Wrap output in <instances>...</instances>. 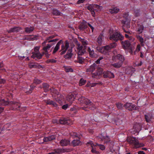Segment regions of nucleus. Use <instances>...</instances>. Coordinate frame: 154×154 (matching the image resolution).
<instances>
[{
  "instance_id": "31",
  "label": "nucleus",
  "mask_w": 154,
  "mask_h": 154,
  "mask_svg": "<svg viewBox=\"0 0 154 154\" xmlns=\"http://www.w3.org/2000/svg\"><path fill=\"white\" fill-rule=\"evenodd\" d=\"M93 5V8H94V12L95 11H99L101 10L102 8V7L100 6L99 5Z\"/></svg>"
},
{
  "instance_id": "42",
  "label": "nucleus",
  "mask_w": 154,
  "mask_h": 154,
  "mask_svg": "<svg viewBox=\"0 0 154 154\" xmlns=\"http://www.w3.org/2000/svg\"><path fill=\"white\" fill-rule=\"evenodd\" d=\"M119 9L117 8H113V9H111L109 10V12L112 14L113 13H116L119 11Z\"/></svg>"
},
{
  "instance_id": "43",
  "label": "nucleus",
  "mask_w": 154,
  "mask_h": 154,
  "mask_svg": "<svg viewBox=\"0 0 154 154\" xmlns=\"http://www.w3.org/2000/svg\"><path fill=\"white\" fill-rule=\"evenodd\" d=\"M109 45L111 49L116 48L117 46V44L116 42H113L110 44Z\"/></svg>"
},
{
  "instance_id": "55",
  "label": "nucleus",
  "mask_w": 154,
  "mask_h": 154,
  "mask_svg": "<svg viewBox=\"0 0 154 154\" xmlns=\"http://www.w3.org/2000/svg\"><path fill=\"white\" fill-rule=\"evenodd\" d=\"M54 152H56V154H59L62 152V150L60 149H57L55 150Z\"/></svg>"
},
{
  "instance_id": "44",
  "label": "nucleus",
  "mask_w": 154,
  "mask_h": 154,
  "mask_svg": "<svg viewBox=\"0 0 154 154\" xmlns=\"http://www.w3.org/2000/svg\"><path fill=\"white\" fill-rule=\"evenodd\" d=\"M90 145H91L92 148H94V146H95V144H94L92 141H90L86 143V145L87 146H88Z\"/></svg>"
},
{
  "instance_id": "57",
  "label": "nucleus",
  "mask_w": 154,
  "mask_h": 154,
  "mask_svg": "<svg viewBox=\"0 0 154 154\" xmlns=\"http://www.w3.org/2000/svg\"><path fill=\"white\" fill-rule=\"evenodd\" d=\"M39 48L38 47H36L35 48L34 51H35L34 52H33L32 53H36V52H39Z\"/></svg>"
},
{
  "instance_id": "14",
  "label": "nucleus",
  "mask_w": 154,
  "mask_h": 154,
  "mask_svg": "<svg viewBox=\"0 0 154 154\" xmlns=\"http://www.w3.org/2000/svg\"><path fill=\"white\" fill-rule=\"evenodd\" d=\"M103 77L104 78H113L114 77V75L113 73L111 72L110 71H106L103 72Z\"/></svg>"
},
{
  "instance_id": "34",
  "label": "nucleus",
  "mask_w": 154,
  "mask_h": 154,
  "mask_svg": "<svg viewBox=\"0 0 154 154\" xmlns=\"http://www.w3.org/2000/svg\"><path fill=\"white\" fill-rule=\"evenodd\" d=\"M103 54H105L111 49L109 45L103 46Z\"/></svg>"
},
{
  "instance_id": "32",
  "label": "nucleus",
  "mask_w": 154,
  "mask_h": 154,
  "mask_svg": "<svg viewBox=\"0 0 154 154\" xmlns=\"http://www.w3.org/2000/svg\"><path fill=\"white\" fill-rule=\"evenodd\" d=\"M42 88L45 92H48L49 90V85L48 84L44 83L42 84Z\"/></svg>"
},
{
  "instance_id": "19",
  "label": "nucleus",
  "mask_w": 154,
  "mask_h": 154,
  "mask_svg": "<svg viewBox=\"0 0 154 154\" xmlns=\"http://www.w3.org/2000/svg\"><path fill=\"white\" fill-rule=\"evenodd\" d=\"M32 55L31 56V57L35 59L36 58L38 59H40L42 58L43 56L39 52L32 53Z\"/></svg>"
},
{
  "instance_id": "47",
  "label": "nucleus",
  "mask_w": 154,
  "mask_h": 154,
  "mask_svg": "<svg viewBox=\"0 0 154 154\" xmlns=\"http://www.w3.org/2000/svg\"><path fill=\"white\" fill-rule=\"evenodd\" d=\"M70 135L71 136L73 137V138L79 137V135L75 132H72L70 133Z\"/></svg>"
},
{
  "instance_id": "5",
  "label": "nucleus",
  "mask_w": 154,
  "mask_h": 154,
  "mask_svg": "<svg viewBox=\"0 0 154 154\" xmlns=\"http://www.w3.org/2000/svg\"><path fill=\"white\" fill-rule=\"evenodd\" d=\"M124 38V37L120 33L117 32H114L112 34H110L109 36V39L116 42L118 40H122Z\"/></svg>"
},
{
  "instance_id": "23",
  "label": "nucleus",
  "mask_w": 154,
  "mask_h": 154,
  "mask_svg": "<svg viewBox=\"0 0 154 154\" xmlns=\"http://www.w3.org/2000/svg\"><path fill=\"white\" fill-rule=\"evenodd\" d=\"M86 22L85 21L81 23L79 26V29L81 30H84L86 29L88 26L86 24Z\"/></svg>"
},
{
  "instance_id": "62",
  "label": "nucleus",
  "mask_w": 154,
  "mask_h": 154,
  "mask_svg": "<svg viewBox=\"0 0 154 154\" xmlns=\"http://www.w3.org/2000/svg\"><path fill=\"white\" fill-rule=\"evenodd\" d=\"M88 25L90 27L92 30V32H93L94 29V28L90 23H88Z\"/></svg>"
},
{
  "instance_id": "11",
  "label": "nucleus",
  "mask_w": 154,
  "mask_h": 154,
  "mask_svg": "<svg viewBox=\"0 0 154 154\" xmlns=\"http://www.w3.org/2000/svg\"><path fill=\"white\" fill-rule=\"evenodd\" d=\"M76 94H75L72 93L69 94L66 97V100L70 103H72L76 98Z\"/></svg>"
},
{
  "instance_id": "18",
  "label": "nucleus",
  "mask_w": 154,
  "mask_h": 154,
  "mask_svg": "<svg viewBox=\"0 0 154 154\" xmlns=\"http://www.w3.org/2000/svg\"><path fill=\"white\" fill-rule=\"evenodd\" d=\"M144 29V27L142 24L137 25V32L138 34H140L143 32Z\"/></svg>"
},
{
  "instance_id": "51",
  "label": "nucleus",
  "mask_w": 154,
  "mask_h": 154,
  "mask_svg": "<svg viewBox=\"0 0 154 154\" xmlns=\"http://www.w3.org/2000/svg\"><path fill=\"white\" fill-rule=\"evenodd\" d=\"M103 47H97V50L101 53L103 54Z\"/></svg>"
},
{
  "instance_id": "64",
  "label": "nucleus",
  "mask_w": 154,
  "mask_h": 154,
  "mask_svg": "<svg viewBox=\"0 0 154 154\" xmlns=\"http://www.w3.org/2000/svg\"><path fill=\"white\" fill-rule=\"evenodd\" d=\"M138 153V154H144V152L143 151H139Z\"/></svg>"
},
{
  "instance_id": "7",
  "label": "nucleus",
  "mask_w": 154,
  "mask_h": 154,
  "mask_svg": "<svg viewBox=\"0 0 154 154\" xmlns=\"http://www.w3.org/2000/svg\"><path fill=\"white\" fill-rule=\"evenodd\" d=\"M112 60L116 62V60H119V62L123 64L125 60L124 57L122 55L120 54H118L116 56H113L112 58Z\"/></svg>"
},
{
  "instance_id": "41",
  "label": "nucleus",
  "mask_w": 154,
  "mask_h": 154,
  "mask_svg": "<svg viewBox=\"0 0 154 154\" xmlns=\"http://www.w3.org/2000/svg\"><path fill=\"white\" fill-rule=\"evenodd\" d=\"M78 38L80 41L82 42L83 45H86L88 44V42L84 38H81L80 37H78Z\"/></svg>"
},
{
  "instance_id": "38",
  "label": "nucleus",
  "mask_w": 154,
  "mask_h": 154,
  "mask_svg": "<svg viewBox=\"0 0 154 154\" xmlns=\"http://www.w3.org/2000/svg\"><path fill=\"white\" fill-rule=\"evenodd\" d=\"M80 141L79 140H74L72 141V144L74 146H78L80 143Z\"/></svg>"
},
{
  "instance_id": "1",
  "label": "nucleus",
  "mask_w": 154,
  "mask_h": 154,
  "mask_svg": "<svg viewBox=\"0 0 154 154\" xmlns=\"http://www.w3.org/2000/svg\"><path fill=\"white\" fill-rule=\"evenodd\" d=\"M62 44L61 46V52L60 53L61 55L64 54L69 46V43L67 41H66L64 42V44H63V42L62 40L60 41L57 44L55 48H54L53 53V54L55 53L58 50L60 46V44Z\"/></svg>"
},
{
  "instance_id": "60",
  "label": "nucleus",
  "mask_w": 154,
  "mask_h": 154,
  "mask_svg": "<svg viewBox=\"0 0 154 154\" xmlns=\"http://www.w3.org/2000/svg\"><path fill=\"white\" fill-rule=\"evenodd\" d=\"M5 82V80L4 79H0V84H4Z\"/></svg>"
},
{
  "instance_id": "30",
  "label": "nucleus",
  "mask_w": 154,
  "mask_h": 154,
  "mask_svg": "<svg viewBox=\"0 0 154 154\" xmlns=\"http://www.w3.org/2000/svg\"><path fill=\"white\" fill-rule=\"evenodd\" d=\"M103 34L101 33L97 38V42L100 45L102 44L103 42Z\"/></svg>"
},
{
  "instance_id": "37",
  "label": "nucleus",
  "mask_w": 154,
  "mask_h": 154,
  "mask_svg": "<svg viewBox=\"0 0 154 154\" xmlns=\"http://www.w3.org/2000/svg\"><path fill=\"white\" fill-rule=\"evenodd\" d=\"M52 14L54 15L60 16L61 14V12L57 9H53V10Z\"/></svg>"
},
{
  "instance_id": "8",
  "label": "nucleus",
  "mask_w": 154,
  "mask_h": 154,
  "mask_svg": "<svg viewBox=\"0 0 154 154\" xmlns=\"http://www.w3.org/2000/svg\"><path fill=\"white\" fill-rule=\"evenodd\" d=\"M59 123L61 124L69 125L72 124V121L68 118H61L59 120Z\"/></svg>"
},
{
  "instance_id": "50",
  "label": "nucleus",
  "mask_w": 154,
  "mask_h": 154,
  "mask_svg": "<svg viewBox=\"0 0 154 154\" xmlns=\"http://www.w3.org/2000/svg\"><path fill=\"white\" fill-rule=\"evenodd\" d=\"M30 88H29V90H26V93H28L30 94L32 92V91L33 90L34 87H33V86L31 87V86H30Z\"/></svg>"
},
{
  "instance_id": "12",
  "label": "nucleus",
  "mask_w": 154,
  "mask_h": 154,
  "mask_svg": "<svg viewBox=\"0 0 154 154\" xmlns=\"http://www.w3.org/2000/svg\"><path fill=\"white\" fill-rule=\"evenodd\" d=\"M54 37V36L53 35L52 36H49L47 37L45 40L42 43V45H44V44L46 43H51L52 42H56L58 40V39H55L53 40H51V39H52Z\"/></svg>"
},
{
  "instance_id": "63",
  "label": "nucleus",
  "mask_w": 154,
  "mask_h": 154,
  "mask_svg": "<svg viewBox=\"0 0 154 154\" xmlns=\"http://www.w3.org/2000/svg\"><path fill=\"white\" fill-rule=\"evenodd\" d=\"M129 38L130 40H131L132 42L134 41V38L131 36H130Z\"/></svg>"
},
{
  "instance_id": "35",
  "label": "nucleus",
  "mask_w": 154,
  "mask_h": 154,
  "mask_svg": "<svg viewBox=\"0 0 154 154\" xmlns=\"http://www.w3.org/2000/svg\"><path fill=\"white\" fill-rule=\"evenodd\" d=\"M33 27H27L25 28V32L28 33H30L34 30Z\"/></svg>"
},
{
  "instance_id": "9",
  "label": "nucleus",
  "mask_w": 154,
  "mask_h": 154,
  "mask_svg": "<svg viewBox=\"0 0 154 154\" xmlns=\"http://www.w3.org/2000/svg\"><path fill=\"white\" fill-rule=\"evenodd\" d=\"M125 108L129 110H133L137 109V107L131 103H127L123 106Z\"/></svg>"
},
{
  "instance_id": "46",
  "label": "nucleus",
  "mask_w": 154,
  "mask_h": 154,
  "mask_svg": "<svg viewBox=\"0 0 154 154\" xmlns=\"http://www.w3.org/2000/svg\"><path fill=\"white\" fill-rule=\"evenodd\" d=\"M86 82V81L82 79H81L80 80L79 85L82 86L84 85Z\"/></svg>"
},
{
  "instance_id": "25",
  "label": "nucleus",
  "mask_w": 154,
  "mask_h": 154,
  "mask_svg": "<svg viewBox=\"0 0 154 154\" xmlns=\"http://www.w3.org/2000/svg\"><path fill=\"white\" fill-rule=\"evenodd\" d=\"M45 102L47 105H51L55 107H57V104L54 102L50 100H46L45 101Z\"/></svg>"
},
{
  "instance_id": "28",
  "label": "nucleus",
  "mask_w": 154,
  "mask_h": 154,
  "mask_svg": "<svg viewBox=\"0 0 154 154\" xmlns=\"http://www.w3.org/2000/svg\"><path fill=\"white\" fill-rule=\"evenodd\" d=\"M78 57L77 61L75 60V62L79 63H82L84 61L85 59L81 56L82 55H79L78 54Z\"/></svg>"
},
{
  "instance_id": "33",
  "label": "nucleus",
  "mask_w": 154,
  "mask_h": 154,
  "mask_svg": "<svg viewBox=\"0 0 154 154\" xmlns=\"http://www.w3.org/2000/svg\"><path fill=\"white\" fill-rule=\"evenodd\" d=\"M101 140L102 141H103L104 143H109L110 141L109 138L107 136L106 137H103L101 138Z\"/></svg>"
},
{
  "instance_id": "29",
  "label": "nucleus",
  "mask_w": 154,
  "mask_h": 154,
  "mask_svg": "<svg viewBox=\"0 0 154 154\" xmlns=\"http://www.w3.org/2000/svg\"><path fill=\"white\" fill-rule=\"evenodd\" d=\"M122 65L123 64L122 63L118 62L112 64L111 66L116 68H119L121 67Z\"/></svg>"
},
{
  "instance_id": "3",
  "label": "nucleus",
  "mask_w": 154,
  "mask_h": 154,
  "mask_svg": "<svg viewBox=\"0 0 154 154\" xmlns=\"http://www.w3.org/2000/svg\"><path fill=\"white\" fill-rule=\"evenodd\" d=\"M103 71L102 68H97L96 64L95 63L92 64L86 70L87 72H91L92 73V77L94 78H95L96 76L101 75Z\"/></svg>"
},
{
  "instance_id": "58",
  "label": "nucleus",
  "mask_w": 154,
  "mask_h": 154,
  "mask_svg": "<svg viewBox=\"0 0 154 154\" xmlns=\"http://www.w3.org/2000/svg\"><path fill=\"white\" fill-rule=\"evenodd\" d=\"M99 146H100V149L102 150H104L105 148V146L103 145L100 144Z\"/></svg>"
},
{
  "instance_id": "53",
  "label": "nucleus",
  "mask_w": 154,
  "mask_h": 154,
  "mask_svg": "<svg viewBox=\"0 0 154 154\" xmlns=\"http://www.w3.org/2000/svg\"><path fill=\"white\" fill-rule=\"evenodd\" d=\"M48 63H55L57 61L54 59H49L47 60Z\"/></svg>"
},
{
  "instance_id": "39",
  "label": "nucleus",
  "mask_w": 154,
  "mask_h": 154,
  "mask_svg": "<svg viewBox=\"0 0 154 154\" xmlns=\"http://www.w3.org/2000/svg\"><path fill=\"white\" fill-rule=\"evenodd\" d=\"M25 39L29 41H34L36 40V38L34 36L29 35L26 37Z\"/></svg>"
},
{
  "instance_id": "13",
  "label": "nucleus",
  "mask_w": 154,
  "mask_h": 154,
  "mask_svg": "<svg viewBox=\"0 0 154 154\" xmlns=\"http://www.w3.org/2000/svg\"><path fill=\"white\" fill-rule=\"evenodd\" d=\"M121 44L122 47L125 49L128 48L131 45V43L128 40L122 41L121 42Z\"/></svg>"
},
{
  "instance_id": "24",
  "label": "nucleus",
  "mask_w": 154,
  "mask_h": 154,
  "mask_svg": "<svg viewBox=\"0 0 154 154\" xmlns=\"http://www.w3.org/2000/svg\"><path fill=\"white\" fill-rule=\"evenodd\" d=\"M72 49H69L68 50L66 54L65 55L64 57L66 59H69L70 58L72 55Z\"/></svg>"
},
{
  "instance_id": "49",
  "label": "nucleus",
  "mask_w": 154,
  "mask_h": 154,
  "mask_svg": "<svg viewBox=\"0 0 154 154\" xmlns=\"http://www.w3.org/2000/svg\"><path fill=\"white\" fill-rule=\"evenodd\" d=\"M134 14L136 17H138L140 15V11L139 10H136L134 11Z\"/></svg>"
},
{
  "instance_id": "17",
  "label": "nucleus",
  "mask_w": 154,
  "mask_h": 154,
  "mask_svg": "<svg viewBox=\"0 0 154 154\" xmlns=\"http://www.w3.org/2000/svg\"><path fill=\"white\" fill-rule=\"evenodd\" d=\"M88 52L90 56L91 57H94L96 56V54L93 48H91L89 47L88 48Z\"/></svg>"
},
{
  "instance_id": "10",
  "label": "nucleus",
  "mask_w": 154,
  "mask_h": 154,
  "mask_svg": "<svg viewBox=\"0 0 154 154\" xmlns=\"http://www.w3.org/2000/svg\"><path fill=\"white\" fill-rule=\"evenodd\" d=\"M128 14L126 13L125 14L124 17L125 18L122 21V23L123 25V26H126L127 27H128V26L130 25V20L128 19Z\"/></svg>"
},
{
  "instance_id": "2",
  "label": "nucleus",
  "mask_w": 154,
  "mask_h": 154,
  "mask_svg": "<svg viewBox=\"0 0 154 154\" xmlns=\"http://www.w3.org/2000/svg\"><path fill=\"white\" fill-rule=\"evenodd\" d=\"M78 100L80 103H84L86 106L85 107H81V108L82 109L87 111L86 109V108H88L91 110H94L95 108L94 104L89 100L87 98H85L84 97L81 96L79 97Z\"/></svg>"
},
{
  "instance_id": "52",
  "label": "nucleus",
  "mask_w": 154,
  "mask_h": 154,
  "mask_svg": "<svg viewBox=\"0 0 154 154\" xmlns=\"http://www.w3.org/2000/svg\"><path fill=\"white\" fill-rule=\"evenodd\" d=\"M91 152L92 153H94L95 154H100L99 152L98 151H96V149L94 148H92Z\"/></svg>"
},
{
  "instance_id": "40",
  "label": "nucleus",
  "mask_w": 154,
  "mask_h": 154,
  "mask_svg": "<svg viewBox=\"0 0 154 154\" xmlns=\"http://www.w3.org/2000/svg\"><path fill=\"white\" fill-rule=\"evenodd\" d=\"M137 38L138 39L139 41L140 42V44L142 46H143L144 45V40L143 38L140 35H137Z\"/></svg>"
},
{
  "instance_id": "27",
  "label": "nucleus",
  "mask_w": 154,
  "mask_h": 154,
  "mask_svg": "<svg viewBox=\"0 0 154 154\" xmlns=\"http://www.w3.org/2000/svg\"><path fill=\"white\" fill-rule=\"evenodd\" d=\"M152 114L151 113H148L147 115H145V117L146 121L147 122H150L152 119Z\"/></svg>"
},
{
  "instance_id": "36",
  "label": "nucleus",
  "mask_w": 154,
  "mask_h": 154,
  "mask_svg": "<svg viewBox=\"0 0 154 154\" xmlns=\"http://www.w3.org/2000/svg\"><path fill=\"white\" fill-rule=\"evenodd\" d=\"M29 66L30 68H39V65L37 63H29Z\"/></svg>"
},
{
  "instance_id": "61",
  "label": "nucleus",
  "mask_w": 154,
  "mask_h": 154,
  "mask_svg": "<svg viewBox=\"0 0 154 154\" xmlns=\"http://www.w3.org/2000/svg\"><path fill=\"white\" fill-rule=\"evenodd\" d=\"M85 0H79L77 2L78 4H80L81 3H83L84 1Z\"/></svg>"
},
{
  "instance_id": "20",
  "label": "nucleus",
  "mask_w": 154,
  "mask_h": 154,
  "mask_svg": "<svg viewBox=\"0 0 154 154\" xmlns=\"http://www.w3.org/2000/svg\"><path fill=\"white\" fill-rule=\"evenodd\" d=\"M21 27H14L11 28L8 30V33H11L12 32H17L21 30Z\"/></svg>"
},
{
  "instance_id": "21",
  "label": "nucleus",
  "mask_w": 154,
  "mask_h": 154,
  "mask_svg": "<svg viewBox=\"0 0 154 154\" xmlns=\"http://www.w3.org/2000/svg\"><path fill=\"white\" fill-rule=\"evenodd\" d=\"M70 141L67 139H64L62 140L60 142V144L62 146H66L69 144Z\"/></svg>"
},
{
  "instance_id": "56",
  "label": "nucleus",
  "mask_w": 154,
  "mask_h": 154,
  "mask_svg": "<svg viewBox=\"0 0 154 154\" xmlns=\"http://www.w3.org/2000/svg\"><path fill=\"white\" fill-rule=\"evenodd\" d=\"M140 49L141 46L140 45V44L137 45V46L136 51L137 52H139V51L140 50Z\"/></svg>"
},
{
  "instance_id": "4",
  "label": "nucleus",
  "mask_w": 154,
  "mask_h": 154,
  "mask_svg": "<svg viewBox=\"0 0 154 154\" xmlns=\"http://www.w3.org/2000/svg\"><path fill=\"white\" fill-rule=\"evenodd\" d=\"M127 140L130 144L134 145L135 148H138L141 146L138 140L135 137H128L127 138Z\"/></svg>"
},
{
  "instance_id": "48",
  "label": "nucleus",
  "mask_w": 154,
  "mask_h": 154,
  "mask_svg": "<svg viewBox=\"0 0 154 154\" xmlns=\"http://www.w3.org/2000/svg\"><path fill=\"white\" fill-rule=\"evenodd\" d=\"M116 105L117 108L119 109H122L123 107V104L121 103H117Z\"/></svg>"
},
{
  "instance_id": "59",
  "label": "nucleus",
  "mask_w": 154,
  "mask_h": 154,
  "mask_svg": "<svg viewBox=\"0 0 154 154\" xmlns=\"http://www.w3.org/2000/svg\"><path fill=\"white\" fill-rule=\"evenodd\" d=\"M68 104H66L65 105H63V106H62V108L63 109L65 110L68 107Z\"/></svg>"
},
{
  "instance_id": "26",
  "label": "nucleus",
  "mask_w": 154,
  "mask_h": 154,
  "mask_svg": "<svg viewBox=\"0 0 154 154\" xmlns=\"http://www.w3.org/2000/svg\"><path fill=\"white\" fill-rule=\"evenodd\" d=\"M87 9L90 11L93 17L95 16V12L94 11L93 5H90L87 7Z\"/></svg>"
},
{
  "instance_id": "54",
  "label": "nucleus",
  "mask_w": 154,
  "mask_h": 154,
  "mask_svg": "<svg viewBox=\"0 0 154 154\" xmlns=\"http://www.w3.org/2000/svg\"><path fill=\"white\" fill-rule=\"evenodd\" d=\"M33 82L36 84H38L41 83L42 82L40 80H38L37 79H35V80H34Z\"/></svg>"
},
{
  "instance_id": "16",
  "label": "nucleus",
  "mask_w": 154,
  "mask_h": 154,
  "mask_svg": "<svg viewBox=\"0 0 154 154\" xmlns=\"http://www.w3.org/2000/svg\"><path fill=\"white\" fill-rule=\"evenodd\" d=\"M9 103L7 101H5L4 99L0 100V113L3 111L4 109L1 106H5L8 105Z\"/></svg>"
},
{
  "instance_id": "22",
  "label": "nucleus",
  "mask_w": 154,
  "mask_h": 154,
  "mask_svg": "<svg viewBox=\"0 0 154 154\" xmlns=\"http://www.w3.org/2000/svg\"><path fill=\"white\" fill-rule=\"evenodd\" d=\"M55 139V137L54 135H52L48 137H45L43 139L44 142H47L51 141Z\"/></svg>"
},
{
  "instance_id": "6",
  "label": "nucleus",
  "mask_w": 154,
  "mask_h": 154,
  "mask_svg": "<svg viewBox=\"0 0 154 154\" xmlns=\"http://www.w3.org/2000/svg\"><path fill=\"white\" fill-rule=\"evenodd\" d=\"M77 47L79 55H83L86 52L85 47L81 45L78 41H76Z\"/></svg>"
},
{
  "instance_id": "45",
  "label": "nucleus",
  "mask_w": 154,
  "mask_h": 154,
  "mask_svg": "<svg viewBox=\"0 0 154 154\" xmlns=\"http://www.w3.org/2000/svg\"><path fill=\"white\" fill-rule=\"evenodd\" d=\"M51 45L50 44H48L46 46L44 47L43 48V50L45 52H47L48 49H49L51 47Z\"/></svg>"
},
{
  "instance_id": "15",
  "label": "nucleus",
  "mask_w": 154,
  "mask_h": 154,
  "mask_svg": "<svg viewBox=\"0 0 154 154\" xmlns=\"http://www.w3.org/2000/svg\"><path fill=\"white\" fill-rule=\"evenodd\" d=\"M8 102L9 103L8 105L9 104L13 105V110H19V108L20 107V105L19 104V103L17 102L14 101Z\"/></svg>"
}]
</instances>
